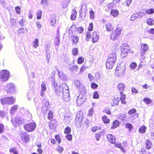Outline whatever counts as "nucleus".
<instances>
[{"label": "nucleus", "mask_w": 154, "mask_h": 154, "mask_svg": "<svg viewBox=\"0 0 154 154\" xmlns=\"http://www.w3.org/2000/svg\"><path fill=\"white\" fill-rule=\"evenodd\" d=\"M62 88L59 85L57 88L55 89L56 94L62 97L66 101H68L69 99V88L67 85L65 83L62 84Z\"/></svg>", "instance_id": "nucleus-1"}, {"label": "nucleus", "mask_w": 154, "mask_h": 154, "mask_svg": "<svg viewBox=\"0 0 154 154\" xmlns=\"http://www.w3.org/2000/svg\"><path fill=\"white\" fill-rule=\"evenodd\" d=\"M85 39L86 41H89L91 38V42L93 43L97 42L99 38L98 32L95 31H93L91 34L90 32H86L85 33Z\"/></svg>", "instance_id": "nucleus-2"}, {"label": "nucleus", "mask_w": 154, "mask_h": 154, "mask_svg": "<svg viewBox=\"0 0 154 154\" xmlns=\"http://www.w3.org/2000/svg\"><path fill=\"white\" fill-rule=\"evenodd\" d=\"M116 60L117 56L115 53L109 54L106 63V67H113Z\"/></svg>", "instance_id": "nucleus-3"}, {"label": "nucleus", "mask_w": 154, "mask_h": 154, "mask_svg": "<svg viewBox=\"0 0 154 154\" xmlns=\"http://www.w3.org/2000/svg\"><path fill=\"white\" fill-rule=\"evenodd\" d=\"M122 29L120 27H117L110 34V38L113 41L117 39L121 35Z\"/></svg>", "instance_id": "nucleus-4"}, {"label": "nucleus", "mask_w": 154, "mask_h": 154, "mask_svg": "<svg viewBox=\"0 0 154 154\" xmlns=\"http://www.w3.org/2000/svg\"><path fill=\"white\" fill-rule=\"evenodd\" d=\"M84 30V29L82 26L77 27L75 26L72 25L69 29V36L70 34H75L76 32L79 34L81 33Z\"/></svg>", "instance_id": "nucleus-5"}, {"label": "nucleus", "mask_w": 154, "mask_h": 154, "mask_svg": "<svg viewBox=\"0 0 154 154\" xmlns=\"http://www.w3.org/2000/svg\"><path fill=\"white\" fill-rule=\"evenodd\" d=\"M10 76V72L8 70H3L0 72V79L3 82L8 81Z\"/></svg>", "instance_id": "nucleus-6"}, {"label": "nucleus", "mask_w": 154, "mask_h": 154, "mask_svg": "<svg viewBox=\"0 0 154 154\" xmlns=\"http://www.w3.org/2000/svg\"><path fill=\"white\" fill-rule=\"evenodd\" d=\"M15 98L12 97H4L1 100V103L3 105H11L15 103Z\"/></svg>", "instance_id": "nucleus-7"}, {"label": "nucleus", "mask_w": 154, "mask_h": 154, "mask_svg": "<svg viewBox=\"0 0 154 154\" xmlns=\"http://www.w3.org/2000/svg\"><path fill=\"white\" fill-rule=\"evenodd\" d=\"M36 125L34 122L26 124L24 126V129L28 132H32L34 131Z\"/></svg>", "instance_id": "nucleus-8"}, {"label": "nucleus", "mask_w": 154, "mask_h": 154, "mask_svg": "<svg viewBox=\"0 0 154 154\" xmlns=\"http://www.w3.org/2000/svg\"><path fill=\"white\" fill-rule=\"evenodd\" d=\"M83 114L82 112H78L75 118V125L78 128L81 127L82 125V120Z\"/></svg>", "instance_id": "nucleus-9"}, {"label": "nucleus", "mask_w": 154, "mask_h": 154, "mask_svg": "<svg viewBox=\"0 0 154 154\" xmlns=\"http://www.w3.org/2000/svg\"><path fill=\"white\" fill-rule=\"evenodd\" d=\"M129 46L127 45L124 44L122 46L121 48V55L122 57H125L130 51Z\"/></svg>", "instance_id": "nucleus-10"}, {"label": "nucleus", "mask_w": 154, "mask_h": 154, "mask_svg": "<svg viewBox=\"0 0 154 154\" xmlns=\"http://www.w3.org/2000/svg\"><path fill=\"white\" fill-rule=\"evenodd\" d=\"M16 86L14 84L10 83L7 84L5 88L8 94L14 93L16 92Z\"/></svg>", "instance_id": "nucleus-11"}, {"label": "nucleus", "mask_w": 154, "mask_h": 154, "mask_svg": "<svg viewBox=\"0 0 154 154\" xmlns=\"http://www.w3.org/2000/svg\"><path fill=\"white\" fill-rule=\"evenodd\" d=\"M86 97L82 93L79 95L76 100L77 104L79 106L81 105L85 101Z\"/></svg>", "instance_id": "nucleus-12"}, {"label": "nucleus", "mask_w": 154, "mask_h": 154, "mask_svg": "<svg viewBox=\"0 0 154 154\" xmlns=\"http://www.w3.org/2000/svg\"><path fill=\"white\" fill-rule=\"evenodd\" d=\"M149 46L148 44L145 43H143L140 45V56L144 55L146 52L149 49Z\"/></svg>", "instance_id": "nucleus-13"}, {"label": "nucleus", "mask_w": 154, "mask_h": 154, "mask_svg": "<svg viewBox=\"0 0 154 154\" xmlns=\"http://www.w3.org/2000/svg\"><path fill=\"white\" fill-rule=\"evenodd\" d=\"M49 106L48 100L47 99H43L42 100V111L43 112H45L49 109Z\"/></svg>", "instance_id": "nucleus-14"}, {"label": "nucleus", "mask_w": 154, "mask_h": 154, "mask_svg": "<svg viewBox=\"0 0 154 154\" xmlns=\"http://www.w3.org/2000/svg\"><path fill=\"white\" fill-rule=\"evenodd\" d=\"M11 122L13 125L15 126L17 124H21L24 122V120L20 117H15L11 119Z\"/></svg>", "instance_id": "nucleus-15"}, {"label": "nucleus", "mask_w": 154, "mask_h": 154, "mask_svg": "<svg viewBox=\"0 0 154 154\" xmlns=\"http://www.w3.org/2000/svg\"><path fill=\"white\" fill-rule=\"evenodd\" d=\"M144 15V14L142 12H140L138 13L133 14L131 17V20L134 21L138 18H140Z\"/></svg>", "instance_id": "nucleus-16"}, {"label": "nucleus", "mask_w": 154, "mask_h": 154, "mask_svg": "<svg viewBox=\"0 0 154 154\" xmlns=\"http://www.w3.org/2000/svg\"><path fill=\"white\" fill-rule=\"evenodd\" d=\"M73 45L76 44L79 42V38L76 35H71L69 38Z\"/></svg>", "instance_id": "nucleus-17"}, {"label": "nucleus", "mask_w": 154, "mask_h": 154, "mask_svg": "<svg viewBox=\"0 0 154 154\" xmlns=\"http://www.w3.org/2000/svg\"><path fill=\"white\" fill-rule=\"evenodd\" d=\"M125 69L124 68H116V74L118 75V76H122L124 74V71Z\"/></svg>", "instance_id": "nucleus-18"}, {"label": "nucleus", "mask_w": 154, "mask_h": 154, "mask_svg": "<svg viewBox=\"0 0 154 154\" xmlns=\"http://www.w3.org/2000/svg\"><path fill=\"white\" fill-rule=\"evenodd\" d=\"M46 82L45 81L43 82L41 84V92L40 95L43 96L44 94V92L46 90Z\"/></svg>", "instance_id": "nucleus-19"}, {"label": "nucleus", "mask_w": 154, "mask_h": 154, "mask_svg": "<svg viewBox=\"0 0 154 154\" xmlns=\"http://www.w3.org/2000/svg\"><path fill=\"white\" fill-rule=\"evenodd\" d=\"M105 27L106 31L111 32L114 30V26L112 23H108L106 24Z\"/></svg>", "instance_id": "nucleus-20"}, {"label": "nucleus", "mask_w": 154, "mask_h": 154, "mask_svg": "<svg viewBox=\"0 0 154 154\" xmlns=\"http://www.w3.org/2000/svg\"><path fill=\"white\" fill-rule=\"evenodd\" d=\"M57 71L59 78L62 80H66V76L63 73L62 71L58 69L57 70Z\"/></svg>", "instance_id": "nucleus-21"}, {"label": "nucleus", "mask_w": 154, "mask_h": 154, "mask_svg": "<svg viewBox=\"0 0 154 154\" xmlns=\"http://www.w3.org/2000/svg\"><path fill=\"white\" fill-rule=\"evenodd\" d=\"M106 137L109 141L112 144L115 143L116 138L111 134H108L106 135Z\"/></svg>", "instance_id": "nucleus-22"}, {"label": "nucleus", "mask_w": 154, "mask_h": 154, "mask_svg": "<svg viewBox=\"0 0 154 154\" xmlns=\"http://www.w3.org/2000/svg\"><path fill=\"white\" fill-rule=\"evenodd\" d=\"M21 137L24 141L27 142L29 140V135L26 132L24 133L21 134Z\"/></svg>", "instance_id": "nucleus-23"}, {"label": "nucleus", "mask_w": 154, "mask_h": 154, "mask_svg": "<svg viewBox=\"0 0 154 154\" xmlns=\"http://www.w3.org/2000/svg\"><path fill=\"white\" fill-rule=\"evenodd\" d=\"M119 101V98L118 97H114L111 102V105L113 106L117 105Z\"/></svg>", "instance_id": "nucleus-24"}, {"label": "nucleus", "mask_w": 154, "mask_h": 154, "mask_svg": "<svg viewBox=\"0 0 154 154\" xmlns=\"http://www.w3.org/2000/svg\"><path fill=\"white\" fill-rule=\"evenodd\" d=\"M77 12L75 9H74L72 10V14L70 16V19L73 20H75L76 18Z\"/></svg>", "instance_id": "nucleus-25"}, {"label": "nucleus", "mask_w": 154, "mask_h": 154, "mask_svg": "<svg viewBox=\"0 0 154 154\" xmlns=\"http://www.w3.org/2000/svg\"><path fill=\"white\" fill-rule=\"evenodd\" d=\"M114 143L115 146L119 148L122 152L125 153L126 152V151L125 149L123 147L121 146V143L118 142H115Z\"/></svg>", "instance_id": "nucleus-26"}, {"label": "nucleus", "mask_w": 154, "mask_h": 154, "mask_svg": "<svg viewBox=\"0 0 154 154\" xmlns=\"http://www.w3.org/2000/svg\"><path fill=\"white\" fill-rule=\"evenodd\" d=\"M70 1L71 0H64L61 3L63 8H66L67 7Z\"/></svg>", "instance_id": "nucleus-27"}, {"label": "nucleus", "mask_w": 154, "mask_h": 154, "mask_svg": "<svg viewBox=\"0 0 154 154\" xmlns=\"http://www.w3.org/2000/svg\"><path fill=\"white\" fill-rule=\"evenodd\" d=\"M110 13L114 17L117 16L119 14V11L117 10L112 9Z\"/></svg>", "instance_id": "nucleus-28"}, {"label": "nucleus", "mask_w": 154, "mask_h": 154, "mask_svg": "<svg viewBox=\"0 0 154 154\" xmlns=\"http://www.w3.org/2000/svg\"><path fill=\"white\" fill-rule=\"evenodd\" d=\"M120 94L121 95L120 99L121 102L123 104H125L126 103V101L125 100V95L124 94L122 91L120 92Z\"/></svg>", "instance_id": "nucleus-29"}, {"label": "nucleus", "mask_w": 154, "mask_h": 154, "mask_svg": "<svg viewBox=\"0 0 154 154\" xmlns=\"http://www.w3.org/2000/svg\"><path fill=\"white\" fill-rule=\"evenodd\" d=\"M56 121L54 120L51 121L49 124V127L51 129H53L56 126Z\"/></svg>", "instance_id": "nucleus-30"}, {"label": "nucleus", "mask_w": 154, "mask_h": 154, "mask_svg": "<svg viewBox=\"0 0 154 154\" xmlns=\"http://www.w3.org/2000/svg\"><path fill=\"white\" fill-rule=\"evenodd\" d=\"M125 86L124 84L121 83L119 84L118 85V88L119 90L120 91L124 90L125 88Z\"/></svg>", "instance_id": "nucleus-31"}, {"label": "nucleus", "mask_w": 154, "mask_h": 154, "mask_svg": "<svg viewBox=\"0 0 154 154\" xmlns=\"http://www.w3.org/2000/svg\"><path fill=\"white\" fill-rule=\"evenodd\" d=\"M119 122L118 120H115L113 122V125L111 127V128L112 129L115 128L119 126Z\"/></svg>", "instance_id": "nucleus-32"}, {"label": "nucleus", "mask_w": 154, "mask_h": 154, "mask_svg": "<svg viewBox=\"0 0 154 154\" xmlns=\"http://www.w3.org/2000/svg\"><path fill=\"white\" fill-rule=\"evenodd\" d=\"M18 106L17 105H15L13 106L10 110V113L11 114H13L15 111L17 110L18 108Z\"/></svg>", "instance_id": "nucleus-33"}, {"label": "nucleus", "mask_w": 154, "mask_h": 154, "mask_svg": "<svg viewBox=\"0 0 154 154\" xmlns=\"http://www.w3.org/2000/svg\"><path fill=\"white\" fill-rule=\"evenodd\" d=\"M146 23L149 25H153L154 24V20L152 18H149L147 20Z\"/></svg>", "instance_id": "nucleus-34"}, {"label": "nucleus", "mask_w": 154, "mask_h": 154, "mask_svg": "<svg viewBox=\"0 0 154 154\" xmlns=\"http://www.w3.org/2000/svg\"><path fill=\"white\" fill-rule=\"evenodd\" d=\"M42 11L40 10H38L36 13L37 19L38 20L41 19L42 17Z\"/></svg>", "instance_id": "nucleus-35"}, {"label": "nucleus", "mask_w": 154, "mask_h": 154, "mask_svg": "<svg viewBox=\"0 0 154 154\" xmlns=\"http://www.w3.org/2000/svg\"><path fill=\"white\" fill-rule=\"evenodd\" d=\"M75 85L76 86L79 88H80L82 87V84L80 82L77 80L75 81L74 82Z\"/></svg>", "instance_id": "nucleus-36"}, {"label": "nucleus", "mask_w": 154, "mask_h": 154, "mask_svg": "<svg viewBox=\"0 0 154 154\" xmlns=\"http://www.w3.org/2000/svg\"><path fill=\"white\" fill-rule=\"evenodd\" d=\"M146 128L145 126H143L140 128L139 130L140 133H143L145 132Z\"/></svg>", "instance_id": "nucleus-37"}, {"label": "nucleus", "mask_w": 154, "mask_h": 154, "mask_svg": "<svg viewBox=\"0 0 154 154\" xmlns=\"http://www.w3.org/2000/svg\"><path fill=\"white\" fill-rule=\"evenodd\" d=\"M151 143L149 140L147 139L146 141V147L147 149H149L151 148Z\"/></svg>", "instance_id": "nucleus-38"}, {"label": "nucleus", "mask_w": 154, "mask_h": 154, "mask_svg": "<svg viewBox=\"0 0 154 154\" xmlns=\"http://www.w3.org/2000/svg\"><path fill=\"white\" fill-rule=\"evenodd\" d=\"M33 46L35 48H37L38 46V41L37 38L35 39L34 41L33 42Z\"/></svg>", "instance_id": "nucleus-39"}, {"label": "nucleus", "mask_w": 154, "mask_h": 154, "mask_svg": "<svg viewBox=\"0 0 154 154\" xmlns=\"http://www.w3.org/2000/svg\"><path fill=\"white\" fill-rule=\"evenodd\" d=\"M34 94L32 91H30L27 94V98L29 100H31Z\"/></svg>", "instance_id": "nucleus-40"}, {"label": "nucleus", "mask_w": 154, "mask_h": 154, "mask_svg": "<svg viewBox=\"0 0 154 154\" xmlns=\"http://www.w3.org/2000/svg\"><path fill=\"white\" fill-rule=\"evenodd\" d=\"M84 61V59L82 57H79L78 58L77 63L79 64H82Z\"/></svg>", "instance_id": "nucleus-41"}, {"label": "nucleus", "mask_w": 154, "mask_h": 154, "mask_svg": "<svg viewBox=\"0 0 154 154\" xmlns=\"http://www.w3.org/2000/svg\"><path fill=\"white\" fill-rule=\"evenodd\" d=\"M93 30V23H90L88 28V31L90 32Z\"/></svg>", "instance_id": "nucleus-42"}, {"label": "nucleus", "mask_w": 154, "mask_h": 154, "mask_svg": "<svg viewBox=\"0 0 154 154\" xmlns=\"http://www.w3.org/2000/svg\"><path fill=\"white\" fill-rule=\"evenodd\" d=\"M72 119L71 117L69 116H67L65 117L64 121L66 123H68L70 122Z\"/></svg>", "instance_id": "nucleus-43"}, {"label": "nucleus", "mask_w": 154, "mask_h": 154, "mask_svg": "<svg viewBox=\"0 0 154 154\" xmlns=\"http://www.w3.org/2000/svg\"><path fill=\"white\" fill-rule=\"evenodd\" d=\"M72 54L75 56L77 55L78 53V50L77 48H74L72 49Z\"/></svg>", "instance_id": "nucleus-44"}, {"label": "nucleus", "mask_w": 154, "mask_h": 154, "mask_svg": "<svg viewBox=\"0 0 154 154\" xmlns=\"http://www.w3.org/2000/svg\"><path fill=\"white\" fill-rule=\"evenodd\" d=\"M56 23V19L55 17H53L51 19L50 23L51 25L54 26Z\"/></svg>", "instance_id": "nucleus-45"}, {"label": "nucleus", "mask_w": 154, "mask_h": 154, "mask_svg": "<svg viewBox=\"0 0 154 154\" xmlns=\"http://www.w3.org/2000/svg\"><path fill=\"white\" fill-rule=\"evenodd\" d=\"M101 128L99 126H94L91 128V130L93 132H95L97 130H100Z\"/></svg>", "instance_id": "nucleus-46"}, {"label": "nucleus", "mask_w": 154, "mask_h": 154, "mask_svg": "<svg viewBox=\"0 0 154 154\" xmlns=\"http://www.w3.org/2000/svg\"><path fill=\"white\" fill-rule=\"evenodd\" d=\"M146 13L147 14H152L154 13V9L153 8H150L146 10Z\"/></svg>", "instance_id": "nucleus-47"}, {"label": "nucleus", "mask_w": 154, "mask_h": 154, "mask_svg": "<svg viewBox=\"0 0 154 154\" xmlns=\"http://www.w3.org/2000/svg\"><path fill=\"white\" fill-rule=\"evenodd\" d=\"M16 12L17 14H20L21 12V8L19 6H16L15 8Z\"/></svg>", "instance_id": "nucleus-48"}, {"label": "nucleus", "mask_w": 154, "mask_h": 154, "mask_svg": "<svg viewBox=\"0 0 154 154\" xmlns=\"http://www.w3.org/2000/svg\"><path fill=\"white\" fill-rule=\"evenodd\" d=\"M125 128L129 129V131L132 130L133 129V126L131 124L128 123L125 125Z\"/></svg>", "instance_id": "nucleus-49"}, {"label": "nucleus", "mask_w": 154, "mask_h": 154, "mask_svg": "<svg viewBox=\"0 0 154 154\" xmlns=\"http://www.w3.org/2000/svg\"><path fill=\"white\" fill-rule=\"evenodd\" d=\"M91 88L93 89H95L97 88L98 85L97 84L94 83H92L91 85Z\"/></svg>", "instance_id": "nucleus-50"}, {"label": "nucleus", "mask_w": 154, "mask_h": 154, "mask_svg": "<svg viewBox=\"0 0 154 154\" xmlns=\"http://www.w3.org/2000/svg\"><path fill=\"white\" fill-rule=\"evenodd\" d=\"M102 119L104 122L105 123H109V119L105 116H103L102 117Z\"/></svg>", "instance_id": "nucleus-51"}, {"label": "nucleus", "mask_w": 154, "mask_h": 154, "mask_svg": "<svg viewBox=\"0 0 154 154\" xmlns=\"http://www.w3.org/2000/svg\"><path fill=\"white\" fill-rule=\"evenodd\" d=\"M90 14V17L91 19H93L94 18V13L93 11L91 10L89 12Z\"/></svg>", "instance_id": "nucleus-52"}, {"label": "nucleus", "mask_w": 154, "mask_h": 154, "mask_svg": "<svg viewBox=\"0 0 154 154\" xmlns=\"http://www.w3.org/2000/svg\"><path fill=\"white\" fill-rule=\"evenodd\" d=\"M99 97V95L97 91H95L93 94V98L94 99H98Z\"/></svg>", "instance_id": "nucleus-53"}, {"label": "nucleus", "mask_w": 154, "mask_h": 154, "mask_svg": "<svg viewBox=\"0 0 154 154\" xmlns=\"http://www.w3.org/2000/svg\"><path fill=\"white\" fill-rule=\"evenodd\" d=\"M59 38L57 37L54 40V44L56 45H58L60 43Z\"/></svg>", "instance_id": "nucleus-54"}, {"label": "nucleus", "mask_w": 154, "mask_h": 154, "mask_svg": "<svg viewBox=\"0 0 154 154\" xmlns=\"http://www.w3.org/2000/svg\"><path fill=\"white\" fill-rule=\"evenodd\" d=\"M71 131V128L69 127H67L65 128L64 132L66 134H69L70 133Z\"/></svg>", "instance_id": "nucleus-55"}, {"label": "nucleus", "mask_w": 154, "mask_h": 154, "mask_svg": "<svg viewBox=\"0 0 154 154\" xmlns=\"http://www.w3.org/2000/svg\"><path fill=\"white\" fill-rule=\"evenodd\" d=\"M143 101L145 102L147 104H149L151 103V101L149 98H145L143 99Z\"/></svg>", "instance_id": "nucleus-56"}, {"label": "nucleus", "mask_w": 154, "mask_h": 154, "mask_svg": "<svg viewBox=\"0 0 154 154\" xmlns=\"http://www.w3.org/2000/svg\"><path fill=\"white\" fill-rule=\"evenodd\" d=\"M136 110L135 109H132L129 110L128 112V113L130 115H133L136 112Z\"/></svg>", "instance_id": "nucleus-57"}, {"label": "nucleus", "mask_w": 154, "mask_h": 154, "mask_svg": "<svg viewBox=\"0 0 154 154\" xmlns=\"http://www.w3.org/2000/svg\"><path fill=\"white\" fill-rule=\"evenodd\" d=\"M53 117V114L52 112L51 111H50L49 112L48 116V118L49 119H51Z\"/></svg>", "instance_id": "nucleus-58"}, {"label": "nucleus", "mask_w": 154, "mask_h": 154, "mask_svg": "<svg viewBox=\"0 0 154 154\" xmlns=\"http://www.w3.org/2000/svg\"><path fill=\"white\" fill-rule=\"evenodd\" d=\"M88 78L90 82L94 80V76L91 74L88 75Z\"/></svg>", "instance_id": "nucleus-59"}, {"label": "nucleus", "mask_w": 154, "mask_h": 154, "mask_svg": "<svg viewBox=\"0 0 154 154\" xmlns=\"http://www.w3.org/2000/svg\"><path fill=\"white\" fill-rule=\"evenodd\" d=\"M55 138L57 141L58 143H60L61 141V140L60 139V136L58 135H57L55 136Z\"/></svg>", "instance_id": "nucleus-60"}, {"label": "nucleus", "mask_w": 154, "mask_h": 154, "mask_svg": "<svg viewBox=\"0 0 154 154\" xmlns=\"http://www.w3.org/2000/svg\"><path fill=\"white\" fill-rule=\"evenodd\" d=\"M48 1L47 0H41V4L43 5H48Z\"/></svg>", "instance_id": "nucleus-61"}, {"label": "nucleus", "mask_w": 154, "mask_h": 154, "mask_svg": "<svg viewBox=\"0 0 154 154\" xmlns=\"http://www.w3.org/2000/svg\"><path fill=\"white\" fill-rule=\"evenodd\" d=\"M137 66L136 63L134 62H132L130 65V67H136Z\"/></svg>", "instance_id": "nucleus-62"}, {"label": "nucleus", "mask_w": 154, "mask_h": 154, "mask_svg": "<svg viewBox=\"0 0 154 154\" xmlns=\"http://www.w3.org/2000/svg\"><path fill=\"white\" fill-rule=\"evenodd\" d=\"M25 21L26 20L24 18H22L20 21L19 23L21 26H23L24 25L23 23H25Z\"/></svg>", "instance_id": "nucleus-63"}, {"label": "nucleus", "mask_w": 154, "mask_h": 154, "mask_svg": "<svg viewBox=\"0 0 154 154\" xmlns=\"http://www.w3.org/2000/svg\"><path fill=\"white\" fill-rule=\"evenodd\" d=\"M101 136L100 133H97L95 135V137L97 140H98Z\"/></svg>", "instance_id": "nucleus-64"}]
</instances>
